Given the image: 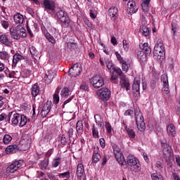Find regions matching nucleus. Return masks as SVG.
I'll return each mask as SVG.
<instances>
[{"label":"nucleus","instance_id":"49530a36","mask_svg":"<svg viewBox=\"0 0 180 180\" xmlns=\"http://www.w3.org/2000/svg\"><path fill=\"white\" fill-rule=\"evenodd\" d=\"M67 143H68V139L65 134H63L60 139V143L63 144V146H66Z\"/></svg>","mask_w":180,"mask_h":180},{"label":"nucleus","instance_id":"e433bc0d","mask_svg":"<svg viewBox=\"0 0 180 180\" xmlns=\"http://www.w3.org/2000/svg\"><path fill=\"white\" fill-rule=\"evenodd\" d=\"M0 60H9V53L6 51H0Z\"/></svg>","mask_w":180,"mask_h":180},{"label":"nucleus","instance_id":"ddd939ff","mask_svg":"<svg viewBox=\"0 0 180 180\" xmlns=\"http://www.w3.org/2000/svg\"><path fill=\"white\" fill-rule=\"evenodd\" d=\"M56 70H48L45 76L44 77V80L45 81V84H51L53 79H54V78H56Z\"/></svg>","mask_w":180,"mask_h":180},{"label":"nucleus","instance_id":"ea45409f","mask_svg":"<svg viewBox=\"0 0 180 180\" xmlns=\"http://www.w3.org/2000/svg\"><path fill=\"white\" fill-rule=\"evenodd\" d=\"M12 112H9L8 115H6V114L5 113H1L0 115V122H2L3 120H5V119H6V117H8V122L11 120V116H12Z\"/></svg>","mask_w":180,"mask_h":180},{"label":"nucleus","instance_id":"2eb2a0df","mask_svg":"<svg viewBox=\"0 0 180 180\" xmlns=\"http://www.w3.org/2000/svg\"><path fill=\"white\" fill-rule=\"evenodd\" d=\"M51 110V101H48L44 104L43 108L41 111V117H46Z\"/></svg>","mask_w":180,"mask_h":180},{"label":"nucleus","instance_id":"1a4fd4ad","mask_svg":"<svg viewBox=\"0 0 180 180\" xmlns=\"http://www.w3.org/2000/svg\"><path fill=\"white\" fill-rule=\"evenodd\" d=\"M56 17L61 22L63 26H70V17L65 15L63 10L56 13Z\"/></svg>","mask_w":180,"mask_h":180},{"label":"nucleus","instance_id":"864d4df0","mask_svg":"<svg viewBox=\"0 0 180 180\" xmlns=\"http://www.w3.org/2000/svg\"><path fill=\"white\" fill-rule=\"evenodd\" d=\"M92 132L93 136L95 137V139L99 137V131H98V129L95 128V125L93 126Z\"/></svg>","mask_w":180,"mask_h":180},{"label":"nucleus","instance_id":"412c9836","mask_svg":"<svg viewBox=\"0 0 180 180\" xmlns=\"http://www.w3.org/2000/svg\"><path fill=\"white\" fill-rule=\"evenodd\" d=\"M167 132L169 137H175V135L176 134V128L175 127V125H174V124L167 125Z\"/></svg>","mask_w":180,"mask_h":180},{"label":"nucleus","instance_id":"c756f323","mask_svg":"<svg viewBox=\"0 0 180 180\" xmlns=\"http://www.w3.org/2000/svg\"><path fill=\"white\" fill-rule=\"evenodd\" d=\"M76 130L79 134L84 133V122L82 121H77L76 124Z\"/></svg>","mask_w":180,"mask_h":180},{"label":"nucleus","instance_id":"473e14b6","mask_svg":"<svg viewBox=\"0 0 180 180\" xmlns=\"http://www.w3.org/2000/svg\"><path fill=\"white\" fill-rule=\"evenodd\" d=\"M140 32L143 34V36H147L150 35V30H148V27H147L146 25H141L140 27Z\"/></svg>","mask_w":180,"mask_h":180},{"label":"nucleus","instance_id":"6e6d98bb","mask_svg":"<svg viewBox=\"0 0 180 180\" xmlns=\"http://www.w3.org/2000/svg\"><path fill=\"white\" fill-rule=\"evenodd\" d=\"M53 101L55 105H57V103L60 102V96H58V94H53Z\"/></svg>","mask_w":180,"mask_h":180},{"label":"nucleus","instance_id":"9d476101","mask_svg":"<svg viewBox=\"0 0 180 180\" xmlns=\"http://www.w3.org/2000/svg\"><path fill=\"white\" fill-rule=\"evenodd\" d=\"M90 82L93 85L94 88L96 89L101 88V86H103V84H105L103 78L101 76H94L91 79Z\"/></svg>","mask_w":180,"mask_h":180},{"label":"nucleus","instance_id":"8fccbe9b","mask_svg":"<svg viewBox=\"0 0 180 180\" xmlns=\"http://www.w3.org/2000/svg\"><path fill=\"white\" fill-rule=\"evenodd\" d=\"M30 53L32 54V56H34L35 57H37V54H39V52H37V50L36 49V47H34V46H31L30 48Z\"/></svg>","mask_w":180,"mask_h":180},{"label":"nucleus","instance_id":"e2e57ef3","mask_svg":"<svg viewBox=\"0 0 180 180\" xmlns=\"http://www.w3.org/2000/svg\"><path fill=\"white\" fill-rule=\"evenodd\" d=\"M80 89L82 91H88V85L86 84V83L82 84V85L80 86Z\"/></svg>","mask_w":180,"mask_h":180},{"label":"nucleus","instance_id":"4468645a","mask_svg":"<svg viewBox=\"0 0 180 180\" xmlns=\"http://www.w3.org/2000/svg\"><path fill=\"white\" fill-rule=\"evenodd\" d=\"M161 82L163 88L162 91L165 94H169V83L168 82V76L165 74L161 76Z\"/></svg>","mask_w":180,"mask_h":180},{"label":"nucleus","instance_id":"a18cd8bd","mask_svg":"<svg viewBox=\"0 0 180 180\" xmlns=\"http://www.w3.org/2000/svg\"><path fill=\"white\" fill-rule=\"evenodd\" d=\"M121 64H122V71H124V72H127V71H129V68L130 67V65L128 64L127 62H125V60Z\"/></svg>","mask_w":180,"mask_h":180},{"label":"nucleus","instance_id":"4be33fe9","mask_svg":"<svg viewBox=\"0 0 180 180\" xmlns=\"http://www.w3.org/2000/svg\"><path fill=\"white\" fill-rule=\"evenodd\" d=\"M132 89L136 95H140V79L137 77H135L134 80Z\"/></svg>","mask_w":180,"mask_h":180},{"label":"nucleus","instance_id":"72a5a7b5","mask_svg":"<svg viewBox=\"0 0 180 180\" xmlns=\"http://www.w3.org/2000/svg\"><path fill=\"white\" fill-rule=\"evenodd\" d=\"M141 49L145 51V54H151V48L148 46V43H144L142 46H141Z\"/></svg>","mask_w":180,"mask_h":180},{"label":"nucleus","instance_id":"2f4dec72","mask_svg":"<svg viewBox=\"0 0 180 180\" xmlns=\"http://www.w3.org/2000/svg\"><path fill=\"white\" fill-rule=\"evenodd\" d=\"M94 119L96 120V123L98 124V127H103V120L102 119V116L100 115H96L94 116Z\"/></svg>","mask_w":180,"mask_h":180},{"label":"nucleus","instance_id":"603ef678","mask_svg":"<svg viewBox=\"0 0 180 180\" xmlns=\"http://www.w3.org/2000/svg\"><path fill=\"white\" fill-rule=\"evenodd\" d=\"M116 57H117V59L118 60V61L120 63V64H122V63H124V60L123 59V57H122V55H120V53H119L118 51H116L115 53Z\"/></svg>","mask_w":180,"mask_h":180},{"label":"nucleus","instance_id":"c85d7f7f","mask_svg":"<svg viewBox=\"0 0 180 180\" xmlns=\"http://www.w3.org/2000/svg\"><path fill=\"white\" fill-rule=\"evenodd\" d=\"M105 63L106 65V67L109 71V72H113V69L115 68V65L113 64V62L110 59H105Z\"/></svg>","mask_w":180,"mask_h":180},{"label":"nucleus","instance_id":"f704fd0d","mask_svg":"<svg viewBox=\"0 0 180 180\" xmlns=\"http://www.w3.org/2000/svg\"><path fill=\"white\" fill-rule=\"evenodd\" d=\"M12 136L8 134H6L3 137L4 144H9L12 141Z\"/></svg>","mask_w":180,"mask_h":180},{"label":"nucleus","instance_id":"dca6fc26","mask_svg":"<svg viewBox=\"0 0 180 180\" xmlns=\"http://www.w3.org/2000/svg\"><path fill=\"white\" fill-rule=\"evenodd\" d=\"M81 71H82L81 67L78 66V65H74L69 70V75L73 77H78L81 74Z\"/></svg>","mask_w":180,"mask_h":180},{"label":"nucleus","instance_id":"37998d69","mask_svg":"<svg viewBox=\"0 0 180 180\" xmlns=\"http://www.w3.org/2000/svg\"><path fill=\"white\" fill-rule=\"evenodd\" d=\"M151 176L153 180H164L162 175L158 173H153L152 174Z\"/></svg>","mask_w":180,"mask_h":180},{"label":"nucleus","instance_id":"de8ad7c7","mask_svg":"<svg viewBox=\"0 0 180 180\" xmlns=\"http://www.w3.org/2000/svg\"><path fill=\"white\" fill-rule=\"evenodd\" d=\"M105 127L106 129L107 133H108V134H110L112 133V129L110 123H109L108 122H105Z\"/></svg>","mask_w":180,"mask_h":180},{"label":"nucleus","instance_id":"09e8293b","mask_svg":"<svg viewBox=\"0 0 180 180\" xmlns=\"http://www.w3.org/2000/svg\"><path fill=\"white\" fill-rule=\"evenodd\" d=\"M67 134L68 136V139H69L70 141H71V139H72V136H74V129H72L71 127L69 128Z\"/></svg>","mask_w":180,"mask_h":180},{"label":"nucleus","instance_id":"aec40b11","mask_svg":"<svg viewBox=\"0 0 180 180\" xmlns=\"http://www.w3.org/2000/svg\"><path fill=\"white\" fill-rule=\"evenodd\" d=\"M119 13V10L116 7H111L108 10V15L111 18L112 20H116Z\"/></svg>","mask_w":180,"mask_h":180},{"label":"nucleus","instance_id":"bf43d9fd","mask_svg":"<svg viewBox=\"0 0 180 180\" xmlns=\"http://www.w3.org/2000/svg\"><path fill=\"white\" fill-rule=\"evenodd\" d=\"M133 113H134L133 110H127L124 112V116H131V117H133Z\"/></svg>","mask_w":180,"mask_h":180},{"label":"nucleus","instance_id":"338daca9","mask_svg":"<svg viewBox=\"0 0 180 180\" xmlns=\"http://www.w3.org/2000/svg\"><path fill=\"white\" fill-rule=\"evenodd\" d=\"M155 165L158 169H162V163L161 162L158 161Z\"/></svg>","mask_w":180,"mask_h":180},{"label":"nucleus","instance_id":"5fc2aeb1","mask_svg":"<svg viewBox=\"0 0 180 180\" xmlns=\"http://www.w3.org/2000/svg\"><path fill=\"white\" fill-rule=\"evenodd\" d=\"M142 11L145 12V13H147L148 11H150V5L148 4H141Z\"/></svg>","mask_w":180,"mask_h":180},{"label":"nucleus","instance_id":"393cba45","mask_svg":"<svg viewBox=\"0 0 180 180\" xmlns=\"http://www.w3.org/2000/svg\"><path fill=\"white\" fill-rule=\"evenodd\" d=\"M84 172H85V169H84V165L79 164L77 167V176L78 179H82V176L84 175Z\"/></svg>","mask_w":180,"mask_h":180},{"label":"nucleus","instance_id":"f257e3e1","mask_svg":"<svg viewBox=\"0 0 180 180\" xmlns=\"http://www.w3.org/2000/svg\"><path fill=\"white\" fill-rule=\"evenodd\" d=\"M162 148L163 157L165 158L167 162L171 164L175 160L172 148L167 143H162Z\"/></svg>","mask_w":180,"mask_h":180},{"label":"nucleus","instance_id":"bb28decb","mask_svg":"<svg viewBox=\"0 0 180 180\" xmlns=\"http://www.w3.org/2000/svg\"><path fill=\"white\" fill-rule=\"evenodd\" d=\"M24 20H25V18H23V15L18 13V14H15L14 15V22L17 25H22V23H23Z\"/></svg>","mask_w":180,"mask_h":180},{"label":"nucleus","instance_id":"4c0bfd02","mask_svg":"<svg viewBox=\"0 0 180 180\" xmlns=\"http://www.w3.org/2000/svg\"><path fill=\"white\" fill-rule=\"evenodd\" d=\"M60 162H61V158H60L59 157H56L52 162L53 168H57V167L60 165Z\"/></svg>","mask_w":180,"mask_h":180},{"label":"nucleus","instance_id":"0eeeda50","mask_svg":"<svg viewBox=\"0 0 180 180\" xmlns=\"http://www.w3.org/2000/svg\"><path fill=\"white\" fill-rule=\"evenodd\" d=\"M22 165H23V160H15L6 168V172L8 175L11 174H15V172L22 167Z\"/></svg>","mask_w":180,"mask_h":180},{"label":"nucleus","instance_id":"69168bd1","mask_svg":"<svg viewBox=\"0 0 180 180\" xmlns=\"http://www.w3.org/2000/svg\"><path fill=\"white\" fill-rule=\"evenodd\" d=\"M100 146L102 147V148H105L106 147V144L105 143V139L103 138H101L99 140Z\"/></svg>","mask_w":180,"mask_h":180},{"label":"nucleus","instance_id":"6ab92c4d","mask_svg":"<svg viewBox=\"0 0 180 180\" xmlns=\"http://www.w3.org/2000/svg\"><path fill=\"white\" fill-rule=\"evenodd\" d=\"M0 42L8 47H11V46H12V42L9 40V34H3L0 36Z\"/></svg>","mask_w":180,"mask_h":180},{"label":"nucleus","instance_id":"f3484780","mask_svg":"<svg viewBox=\"0 0 180 180\" xmlns=\"http://www.w3.org/2000/svg\"><path fill=\"white\" fill-rule=\"evenodd\" d=\"M120 85L122 88H123L124 89H126V91H129L130 80H129V78H127L126 75L121 76Z\"/></svg>","mask_w":180,"mask_h":180},{"label":"nucleus","instance_id":"f8f14e48","mask_svg":"<svg viewBox=\"0 0 180 180\" xmlns=\"http://www.w3.org/2000/svg\"><path fill=\"white\" fill-rule=\"evenodd\" d=\"M98 95L103 101H108L110 98V90L108 88L99 89Z\"/></svg>","mask_w":180,"mask_h":180},{"label":"nucleus","instance_id":"7c9ffc66","mask_svg":"<svg viewBox=\"0 0 180 180\" xmlns=\"http://www.w3.org/2000/svg\"><path fill=\"white\" fill-rule=\"evenodd\" d=\"M16 148H18L16 145H10L6 148V154H13V153H16Z\"/></svg>","mask_w":180,"mask_h":180},{"label":"nucleus","instance_id":"cd10ccee","mask_svg":"<svg viewBox=\"0 0 180 180\" xmlns=\"http://www.w3.org/2000/svg\"><path fill=\"white\" fill-rule=\"evenodd\" d=\"M137 56L138 60L141 61V63H146V61H147V54L145 53L144 51H139Z\"/></svg>","mask_w":180,"mask_h":180},{"label":"nucleus","instance_id":"4d7b16f0","mask_svg":"<svg viewBox=\"0 0 180 180\" xmlns=\"http://www.w3.org/2000/svg\"><path fill=\"white\" fill-rule=\"evenodd\" d=\"M113 71L111 72V74H115V72H116V74H117V75H122V74H123V72H122V69L120 68H113Z\"/></svg>","mask_w":180,"mask_h":180},{"label":"nucleus","instance_id":"423d86ee","mask_svg":"<svg viewBox=\"0 0 180 180\" xmlns=\"http://www.w3.org/2000/svg\"><path fill=\"white\" fill-rule=\"evenodd\" d=\"M127 162L129 167H134V169H131L134 172H139L141 165L140 160L133 155H129L127 158Z\"/></svg>","mask_w":180,"mask_h":180},{"label":"nucleus","instance_id":"7ed1b4c3","mask_svg":"<svg viewBox=\"0 0 180 180\" xmlns=\"http://www.w3.org/2000/svg\"><path fill=\"white\" fill-rule=\"evenodd\" d=\"M136 123L137 129L139 131H144L146 130V122H144V117L140 112L139 108H136L134 110Z\"/></svg>","mask_w":180,"mask_h":180},{"label":"nucleus","instance_id":"b1692460","mask_svg":"<svg viewBox=\"0 0 180 180\" xmlns=\"http://www.w3.org/2000/svg\"><path fill=\"white\" fill-rule=\"evenodd\" d=\"M23 60H25V56H23L19 53H15L13 56L12 67H16V65H18V63H19V61H22Z\"/></svg>","mask_w":180,"mask_h":180},{"label":"nucleus","instance_id":"79ce46f5","mask_svg":"<svg viewBox=\"0 0 180 180\" xmlns=\"http://www.w3.org/2000/svg\"><path fill=\"white\" fill-rule=\"evenodd\" d=\"M60 95H61L62 98H67V96H68V95H70V90L68 89V88L63 89L60 92Z\"/></svg>","mask_w":180,"mask_h":180},{"label":"nucleus","instance_id":"39448f33","mask_svg":"<svg viewBox=\"0 0 180 180\" xmlns=\"http://www.w3.org/2000/svg\"><path fill=\"white\" fill-rule=\"evenodd\" d=\"M26 123H27V118L25 115H20V114L19 113L13 114V117L11 119L12 126H18V124H19L20 127H23L24 126H26Z\"/></svg>","mask_w":180,"mask_h":180},{"label":"nucleus","instance_id":"20e7f679","mask_svg":"<svg viewBox=\"0 0 180 180\" xmlns=\"http://www.w3.org/2000/svg\"><path fill=\"white\" fill-rule=\"evenodd\" d=\"M154 56H158L159 60H164L165 58V46H164V44H162V41L159 40L155 45Z\"/></svg>","mask_w":180,"mask_h":180},{"label":"nucleus","instance_id":"a878e982","mask_svg":"<svg viewBox=\"0 0 180 180\" xmlns=\"http://www.w3.org/2000/svg\"><path fill=\"white\" fill-rule=\"evenodd\" d=\"M40 92V87H39V85L37 84H34L32 86L31 88V94L32 96L36 98L39 95V93Z\"/></svg>","mask_w":180,"mask_h":180},{"label":"nucleus","instance_id":"58836bf2","mask_svg":"<svg viewBox=\"0 0 180 180\" xmlns=\"http://www.w3.org/2000/svg\"><path fill=\"white\" fill-rule=\"evenodd\" d=\"M39 167H40L41 169H42V171H45V169H47V167H49V159L42 161L40 163Z\"/></svg>","mask_w":180,"mask_h":180},{"label":"nucleus","instance_id":"a211bd4d","mask_svg":"<svg viewBox=\"0 0 180 180\" xmlns=\"http://www.w3.org/2000/svg\"><path fill=\"white\" fill-rule=\"evenodd\" d=\"M21 146H24L25 148H29L32 144V139L29 136H22L20 141Z\"/></svg>","mask_w":180,"mask_h":180},{"label":"nucleus","instance_id":"3c124183","mask_svg":"<svg viewBox=\"0 0 180 180\" xmlns=\"http://www.w3.org/2000/svg\"><path fill=\"white\" fill-rule=\"evenodd\" d=\"M122 46L124 51H129V41L127 40L124 39L122 41Z\"/></svg>","mask_w":180,"mask_h":180},{"label":"nucleus","instance_id":"c9c22d12","mask_svg":"<svg viewBox=\"0 0 180 180\" xmlns=\"http://www.w3.org/2000/svg\"><path fill=\"white\" fill-rule=\"evenodd\" d=\"M44 36L46 37V39H47L50 43H51L52 44H56V39H54V37L49 32H44Z\"/></svg>","mask_w":180,"mask_h":180},{"label":"nucleus","instance_id":"13d9d810","mask_svg":"<svg viewBox=\"0 0 180 180\" xmlns=\"http://www.w3.org/2000/svg\"><path fill=\"white\" fill-rule=\"evenodd\" d=\"M140 23H141L142 26H146L147 25V19L144 15H142L140 19Z\"/></svg>","mask_w":180,"mask_h":180},{"label":"nucleus","instance_id":"5701e85b","mask_svg":"<svg viewBox=\"0 0 180 180\" xmlns=\"http://www.w3.org/2000/svg\"><path fill=\"white\" fill-rule=\"evenodd\" d=\"M128 9H129V13H136L139 11V6L136 5L134 1H129L127 4Z\"/></svg>","mask_w":180,"mask_h":180},{"label":"nucleus","instance_id":"680f3d73","mask_svg":"<svg viewBox=\"0 0 180 180\" xmlns=\"http://www.w3.org/2000/svg\"><path fill=\"white\" fill-rule=\"evenodd\" d=\"M1 26L4 27V29H6L7 27H9V22L8 21L2 20Z\"/></svg>","mask_w":180,"mask_h":180},{"label":"nucleus","instance_id":"a19ab883","mask_svg":"<svg viewBox=\"0 0 180 180\" xmlns=\"http://www.w3.org/2000/svg\"><path fill=\"white\" fill-rule=\"evenodd\" d=\"M92 160L94 164L99 162V160H101V154H99V153H94Z\"/></svg>","mask_w":180,"mask_h":180},{"label":"nucleus","instance_id":"f03ea898","mask_svg":"<svg viewBox=\"0 0 180 180\" xmlns=\"http://www.w3.org/2000/svg\"><path fill=\"white\" fill-rule=\"evenodd\" d=\"M10 34L14 40H19L20 37H27V34L26 33V30L23 27L17 26V27H12L10 29Z\"/></svg>","mask_w":180,"mask_h":180},{"label":"nucleus","instance_id":"9b49d317","mask_svg":"<svg viewBox=\"0 0 180 180\" xmlns=\"http://www.w3.org/2000/svg\"><path fill=\"white\" fill-rule=\"evenodd\" d=\"M41 5L45 9V11L56 10V2L53 0H44Z\"/></svg>","mask_w":180,"mask_h":180},{"label":"nucleus","instance_id":"6e6552de","mask_svg":"<svg viewBox=\"0 0 180 180\" xmlns=\"http://www.w3.org/2000/svg\"><path fill=\"white\" fill-rule=\"evenodd\" d=\"M113 151L115 157L119 164L120 165H124V164H126V160L124 159V156L123 155V153H122L120 148L118 146H113Z\"/></svg>","mask_w":180,"mask_h":180},{"label":"nucleus","instance_id":"c03bdc74","mask_svg":"<svg viewBox=\"0 0 180 180\" xmlns=\"http://www.w3.org/2000/svg\"><path fill=\"white\" fill-rule=\"evenodd\" d=\"M127 132L129 139H134V137H136V132H134V131L132 129H127Z\"/></svg>","mask_w":180,"mask_h":180},{"label":"nucleus","instance_id":"0e129e2a","mask_svg":"<svg viewBox=\"0 0 180 180\" xmlns=\"http://www.w3.org/2000/svg\"><path fill=\"white\" fill-rule=\"evenodd\" d=\"M118 79H119V77L112 74L111 75L110 81L115 84L116 83V81H117Z\"/></svg>","mask_w":180,"mask_h":180},{"label":"nucleus","instance_id":"052dcab7","mask_svg":"<svg viewBox=\"0 0 180 180\" xmlns=\"http://www.w3.org/2000/svg\"><path fill=\"white\" fill-rule=\"evenodd\" d=\"M59 176H62V178H70V172H65L64 173L59 174Z\"/></svg>","mask_w":180,"mask_h":180},{"label":"nucleus","instance_id":"774afa93","mask_svg":"<svg viewBox=\"0 0 180 180\" xmlns=\"http://www.w3.org/2000/svg\"><path fill=\"white\" fill-rule=\"evenodd\" d=\"M176 163L178 165V167H180V156L179 155H176Z\"/></svg>","mask_w":180,"mask_h":180}]
</instances>
